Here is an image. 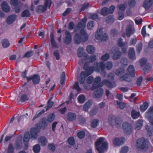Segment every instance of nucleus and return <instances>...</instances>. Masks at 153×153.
<instances>
[{"label":"nucleus","mask_w":153,"mask_h":153,"mask_svg":"<svg viewBox=\"0 0 153 153\" xmlns=\"http://www.w3.org/2000/svg\"><path fill=\"white\" fill-rule=\"evenodd\" d=\"M106 67L107 70H111L113 67V64L112 62L109 61L107 62L106 63Z\"/></svg>","instance_id":"69168bd1"},{"label":"nucleus","mask_w":153,"mask_h":153,"mask_svg":"<svg viewBox=\"0 0 153 153\" xmlns=\"http://www.w3.org/2000/svg\"><path fill=\"white\" fill-rule=\"evenodd\" d=\"M103 29L100 28L97 31L95 35V37L97 39L105 41L108 39V36L107 34L105 33L103 35Z\"/></svg>","instance_id":"6e6552de"},{"label":"nucleus","mask_w":153,"mask_h":153,"mask_svg":"<svg viewBox=\"0 0 153 153\" xmlns=\"http://www.w3.org/2000/svg\"><path fill=\"white\" fill-rule=\"evenodd\" d=\"M51 99H49L48 102V105L47 106L46 110H48L51 108L54 104V102L51 101Z\"/></svg>","instance_id":"052dcab7"},{"label":"nucleus","mask_w":153,"mask_h":153,"mask_svg":"<svg viewBox=\"0 0 153 153\" xmlns=\"http://www.w3.org/2000/svg\"><path fill=\"white\" fill-rule=\"evenodd\" d=\"M30 138V136L29 133L28 132H25L24 134L23 138V143L25 149H27Z\"/></svg>","instance_id":"2eb2a0df"},{"label":"nucleus","mask_w":153,"mask_h":153,"mask_svg":"<svg viewBox=\"0 0 153 153\" xmlns=\"http://www.w3.org/2000/svg\"><path fill=\"white\" fill-rule=\"evenodd\" d=\"M55 117V115L53 113H51L48 115L46 120L48 122L51 123L54 120Z\"/></svg>","instance_id":"79ce46f5"},{"label":"nucleus","mask_w":153,"mask_h":153,"mask_svg":"<svg viewBox=\"0 0 153 153\" xmlns=\"http://www.w3.org/2000/svg\"><path fill=\"white\" fill-rule=\"evenodd\" d=\"M1 43L3 47L5 48L9 47L10 44L8 40L7 39H3Z\"/></svg>","instance_id":"a19ab883"},{"label":"nucleus","mask_w":153,"mask_h":153,"mask_svg":"<svg viewBox=\"0 0 153 153\" xmlns=\"http://www.w3.org/2000/svg\"><path fill=\"white\" fill-rule=\"evenodd\" d=\"M96 66L94 67V71L99 72L100 71H102L101 74L103 76L105 77L106 74V72L105 69V65L103 62H101L99 64L98 62L95 63Z\"/></svg>","instance_id":"423d86ee"},{"label":"nucleus","mask_w":153,"mask_h":153,"mask_svg":"<svg viewBox=\"0 0 153 153\" xmlns=\"http://www.w3.org/2000/svg\"><path fill=\"white\" fill-rule=\"evenodd\" d=\"M14 148L13 144L10 143L8 145L7 149V153H13Z\"/></svg>","instance_id":"6e6d98bb"},{"label":"nucleus","mask_w":153,"mask_h":153,"mask_svg":"<svg viewBox=\"0 0 153 153\" xmlns=\"http://www.w3.org/2000/svg\"><path fill=\"white\" fill-rule=\"evenodd\" d=\"M52 1L51 0H45L44 5H39L36 9V11L38 13L44 12L47 10V8H50L51 6Z\"/></svg>","instance_id":"39448f33"},{"label":"nucleus","mask_w":153,"mask_h":153,"mask_svg":"<svg viewBox=\"0 0 153 153\" xmlns=\"http://www.w3.org/2000/svg\"><path fill=\"white\" fill-rule=\"evenodd\" d=\"M146 115L150 123L153 125V106H152L146 113Z\"/></svg>","instance_id":"ddd939ff"},{"label":"nucleus","mask_w":153,"mask_h":153,"mask_svg":"<svg viewBox=\"0 0 153 153\" xmlns=\"http://www.w3.org/2000/svg\"><path fill=\"white\" fill-rule=\"evenodd\" d=\"M145 128L147 131V134L149 135V136H151L153 131L152 128L148 125H146L145 126Z\"/></svg>","instance_id":"de8ad7c7"},{"label":"nucleus","mask_w":153,"mask_h":153,"mask_svg":"<svg viewBox=\"0 0 153 153\" xmlns=\"http://www.w3.org/2000/svg\"><path fill=\"white\" fill-rule=\"evenodd\" d=\"M134 33V31L132 30V27L131 25H128L126 28V33L128 37H129L131 34Z\"/></svg>","instance_id":"b1692460"},{"label":"nucleus","mask_w":153,"mask_h":153,"mask_svg":"<svg viewBox=\"0 0 153 153\" xmlns=\"http://www.w3.org/2000/svg\"><path fill=\"white\" fill-rule=\"evenodd\" d=\"M88 38V36L85 30L81 29L79 32V33H76L74 38V41L76 44H79L82 42H85Z\"/></svg>","instance_id":"7ed1b4c3"},{"label":"nucleus","mask_w":153,"mask_h":153,"mask_svg":"<svg viewBox=\"0 0 153 153\" xmlns=\"http://www.w3.org/2000/svg\"><path fill=\"white\" fill-rule=\"evenodd\" d=\"M98 109L97 108H93L90 112V114L91 116H93L96 115L98 111Z\"/></svg>","instance_id":"338daca9"},{"label":"nucleus","mask_w":153,"mask_h":153,"mask_svg":"<svg viewBox=\"0 0 153 153\" xmlns=\"http://www.w3.org/2000/svg\"><path fill=\"white\" fill-rule=\"evenodd\" d=\"M153 4V0H145L143 4V7L146 10L149 9Z\"/></svg>","instance_id":"412c9836"},{"label":"nucleus","mask_w":153,"mask_h":153,"mask_svg":"<svg viewBox=\"0 0 153 153\" xmlns=\"http://www.w3.org/2000/svg\"><path fill=\"white\" fill-rule=\"evenodd\" d=\"M125 72V69L123 68L120 67L116 70L115 72V74L118 76H120L123 74Z\"/></svg>","instance_id":"f704fd0d"},{"label":"nucleus","mask_w":153,"mask_h":153,"mask_svg":"<svg viewBox=\"0 0 153 153\" xmlns=\"http://www.w3.org/2000/svg\"><path fill=\"white\" fill-rule=\"evenodd\" d=\"M48 148L49 150L52 152H54L55 150L56 147L53 143L49 144L48 146Z\"/></svg>","instance_id":"0e129e2a"},{"label":"nucleus","mask_w":153,"mask_h":153,"mask_svg":"<svg viewBox=\"0 0 153 153\" xmlns=\"http://www.w3.org/2000/svg\"><path fill=\"white\" fill-rule=\"evenodd\" d=\"M123 129L126 134H130L132 133L133 128L131 125L128 122H125L122 125Z\"/></svg>","instance_id":"9d476101"},{"label":"nucleus","mask_w":153,"mask_h":153,"mask_svg":"<svg viewBox=\"0 0 153 153\" xmlns=\"http://www.w3.org/2000/svg\"><path fill=\"white\" fill-rule=\"evenodd\" d=\"M143 121L142 120L139 119L138 120L135 124L136 130H139L143 126Z\"/></svg>","instance_id":"c756f323"},{"label":"nucleus","mask_w":153,"mask_h":153,"mask_svg":"<svg viewBox=\"0 0 153 153\" xmlns=\"http://www.w3.org/2000/svg\"><path fill=\"white\" fill-rule=\"evenodd\" d=\"M120 79L122 81H126L128 82H130L131 81V79L129 77L128 75L127 74L120 76Z\"/></svg>","instance_id":"4c0bfd02"},{"label":"nucleus","mask_w":153,"mask_h":153,"mask_svg":"<svg viewBox=\"0 0 153 153\" xmlns=\"http://www.w3.org/2000/svg\"><path fill=\"white\" fill-rule=\"evenodd\" d=\"M128 56L129 58L132 60L135 59V52L133 48H130L128 52Z\"/></svg>","instance_id":"393cba45"},{"label":"nucleus","mask_w":153,"mask_h":153,"mask_svg":"<svg viewBox=\"0 0 153 153\" xmlns=\"http://www.w3.org/2000/svg\"><path fill=\"white\" fill-rule=\"evenodd\" d=\"M104 138H100L95 143V146L99 153H104L105 150L107 149L108 144L106 142H103Z\"/></svg>","instance_id":"20e7f679"},{"label":"nucleus","mask_w":153,"mask_h":153,"mask_svg":"<svg viewBox=\"0 0 153 153\" xmlns=\"http://www.w3.org/2000/svg\"><path fill=\"white\" fill-rule=\"evenodd\" d=\"M66 117L69 121H73L76 119V115L75 113L69 112L67 114Z\"/></svg>","instance_id":"6ab92c4d"},{"label":"nucleus","mask_w":153,"mask_h":153,"mask_svg":"<svg viewBox=\"0 0 153 153\" xmlns=\"http://www.w3.org/2000/svg\"><path fill=\"white\" fill-rule=\"evenodd\" d=\"M125 140V138L123 137L120 138L116 137L113 140V143L115 146H120L124 143Z\"/></svg>","instance_id":"4468645a"},{"label":"nucleus","mask_w":153,"mask_h":153,"mask_svg":"<svg viewBox=\"0 0 153 153\" xmlns=\"http://www.w3.org/2000/svg\"><path fill=\"white\" fill-rule=\"evenodd\" d=\"M99 121L97 119H94L92 120L91 122V125L92 128L97 127L99 125Z\"/></svg>","instance_id":"58836bf2"},{"label":"nucleus","mask_w":153,"mask_h":153,"mask_svg":"<svg viewBox=\"0 0 153 153\" xmlns=\"http://www.w3.org/2000/svg\"><path fill=\"white\" fill-rule=\"evenodd\" d=\"M64 43L65 45L69 44L72 41V36L70 32L68 30H66L65 36L63 38Z\"/></svg>","instance_id":"9b49d317"},{"label":"nucleus","mask_w":153,"mask_h":153,"mask_svg":"<svg viewBox=\"0 0 153 153\" xmlns=\"http://www.w3.org/2000/svg\"><path fill=\"white\" fill-rule=\"evenodd\" d=\"M31 14L30 11L28 10L25 9L23 10L21 14V17H29L30 16Z\"/></svg>","instance_id":"ea45409f"},{"label":"nucleus","mask_w":153,"mask_h":153,"mask_svg":"<svg viewBox=\"0 0 153 153\" xmlns=\"http://www.w3.org/2000/svg\"><path fill=\"white\" fill-rule=\"evenodd\" d=\"M117 44L120 47H123L125 45V43L123 42V39L121 38H120L118 39Z\"/></svg>","instance_id":"e2e57ef3"},{"label":"nucleus","mask_w":153,"mask_h":153,"mask_svg":"<svg viewBox=\"0 0 153 153\" xmlns=\"http://www.w3.org/2000/svg\"><path fill=\"white\" fill-rule=\"evenodd\" d=\"M131 117L134 119H136L138 118L140 115L139 112H137L135 110H133L131 113Z\"/></svg>","instance_id":"cd10ccee"},{"label":"nucleus","mask_w":153,"mask_h":153,"mask_svg":"<svg viewBox=\"0 0 153 153\" xmlns=\"http://www.w3.org/2000/svg\"><path fill=\"white\" fill-rule=\"evenodd\" d=\"M39 131V129L37 126L36 128H32L30 130L31 138L34 139H36L38 135V133Z\"/></svg>","instance_id":"dca6fc26"},{"label":"nucleus","mask_w":153,"mask_h":153,"mask_svg":"<svg viewBox=\"0 0 153 153\" xmlns=\"http://www.w3.org/2000/svg\"><path fill=\"white\" fill-rule=\"evenodd\" d=\"M95 48L93 45H88L86 48L87 52L91 54H93L95 51Z\"/></svg>","instance_id":"72a5a7b5"},{"label":"nucleus","mask_w":153,"mask_h":153,"mask_svg":"<svg viewBox=\"0 0 153 153\" xmlns=\"http://www.w3.org/2000/svg\"><path fill=\"white\" fill-rule=\"evenodd\" d=\"M88 63V62H86L84 65L83 68L85 71V72L83 71L80 73V79L79 80V82L81 84H84L86 78L94 72L93 66L89 67Z\"/></svg>","instance_id":"f03ea898"},{"label":"nucleus","mask_w":153,"mask_h":153,"mask_svg":"<svg viewBox=\"0 0 153 153\" xmlns=\"http://www.w3.org/2000/svg\"><path fill=\"white\" fill-rule=\"evenodd\" d=\"M20 100L21 102H24L28 100V97L26 94H24L21 96Z\"/></svg>","instance_id":"8fccbe9b"},{"label":"nucleus","mask_w":153,"mask_h":153,"mask_svg":"<svg viewBox=\"0 0 153 153\" xmlns=\"http://www.w3.org/2000/svg\"><path fill=\"white\" fill-rule=\"evenodd\" d=\"M117 105H118L119 108L121 109H123L126 106L125 104L122 102H119L118 101H117Z\"/></svg>","instance_id":"680f3d73"},{"label":"nucleus","mask_w":153,"mask_h":153,"mask_svg":"<svg viewBox=\"0 0 153 153\" xmlns=\"http://www.w3.org/2000/svg\"><path fill=\"white\" fill-rule=\"evenodd\" d=\"M148 142L143 137L138 139L136 141V143L138 148L140 149L146 150L148 148Z\"/></svg>","instance_id":"0eeeda50"},{"label":"nucleus","mask_w":153,"mask_h":153,"mask_svg":"<svg viewBox=\"0 0 153 153\" xmlns=\"http://www.w3.org/2000/svg\"><path fill=\"white\" fill-rule=\"evenodd\" d=\"M127 71L131 76L134 77L135 76V70L134 67L133 65H129Z\"/></svg>","instance_id":"5701e85b"},{"label":"nucleus","mask_w":153,"mask_h":153,"mask_svg":"<svg viewBox=\"0 0 153 153\" xmlns=\"http://www.w3.org/2000/svg\"><path fill=\"white\" fill-rule=\"evenodd\" d=\"M147 62V59L145 58H143L140 60V66L142 67H143L146 64Z\"/></svg>","instance_id":"4d7b16f0"},{"label":"nucleus","mask_w":153,"mask_h":153,"mask_svg":"<svg viewBox=\"0 0 153 153\" xmlns=\"http://www.w3.org/2000/svg\"><path fill=\"white\" fill-rule=\"evenodd\" d=\"M101 81V77L99 76H97L92 84L91 90L92 91L98 88L102 87L104 85L109 88H113L116 85V84L115 82H111L106 79H104L102 82H100Z\"/></svg>","instance_id":"f257e3e1"},{"label":"nucleus","mask_w":153,"mask_h":153,"mask_svg":"<svg viewBox=\"0 0 153 153\" xmlns=\"http://www.w3.org/2000/svg\"><path fill=\"white\" fill-rule=\"evenodd\" d=\"M73 88L76 90L79 93H80L81 92V88L79 87V82L77 81L74 84Z\"/></svg>","instance_id":"49530a36"},{"label":"nucleus","mask_w":153,"mask_h":153,"mask_svg":"<svg viewBox=\"0 0 153 153\" xmlns=\"http://www.w3.org/2000/svg\"><path fill=\"white\" fill-rule=\"evenodd\" d=\"M68 143L71 145H74L75 143V139L73 137H70L68 138L67 140Z\"/></svg>","instance_id":"a18cd8bd"},{"label":"nucleus","mask_w":153,"mask_h":153,"mask_svg":"<svg viewBox=\"0 0 153 153\" xmlns=\"http://www.w3.org/2000/svg\"><path fill=\"white\" fill-rule=\"evenodd\" d=\"M84 49L83 48L79 47L78 50L77 54L79 57H82L83 56Z\"/></svg>","instance_id":"5fc2aeb1"},{"label":"nucleus","mask_w":153,"mask_h":153,"mask_svg":"<svg viewBox=\"0 0 153 153\" xmlns=\"http://www.w3.org/2000/svg\"><path fill=\"white\" fill-rule=\"evenodd\" d=\"M114 19L113 16H109L106 18V20L107 23H112L114 22Z\"/></svg>","instance_id":"603ef678"},{"label":"nucleus","mask_w":153,"mask_h":153,"mask_svg":"<svg viewBox=\"0 0 153 153\" xmlns=\"http://www.w3.org/2000/svg\"><path fill=\"white\" fill-rule=\"evenodd\" d=\"M78 102L80 103H83L85 100V97L83 95H80L78 97Z\"/></svg>","instance_id":"3c124183"},{"label":"nucleus","mask_w":153,"mask_h":153,"mask_svg":"<svg viewBox=\"0 0 153 153\" xmlns=\"http://www.w3.org/2000/svg\"><path fill=\"white\" fill-rule=\"evenodd\" d=\"M27 82L32 80L34 84H36L39 82L40 77L37 74H34L32 76L27 77Z\"/></svg>","instance_id":"f8f14e48"},{"label":"nucleus","mask_w":153,"mask_h":153,"mask_svg":"<svg viewBox=\"0 0 153 153\" xmlns=\"http://www.w3.org/2000/svg\"><path fill=\"white\" fill-rule=\"evenodd\" d=\"M94 22L93 21H89L87 25V27L88 30H91L94 27Z\"/></svg>","instance_id":"864d4df0"},{"label":"nucleus","mask_w":153,"mask_h":153,"mask_svg":"<svg viewBox=\"0 0 153 153\" xmlns=\"http://www.w3.org/2000/svg\"><path fill=\"white\" fill-rule=\"evenodd\" d=\"M109 9L106 7L102 8L101 10V14L104 16H105L109 13Z\"/></svg>","instance_id":"37998d69"},{"label":"nucleus","mask_w":153,"mask_h":153,"mask_svg":"<svg viewBox=\"0 0 153 153\" xmlns=\"http://www.w3.org/2000/svg\"><path fill=\"white\" fill-rule=\"evenodd\" d=\"M149 105V104L147 102H144L143 104L140 106V111L142 112H144L147 109Z\"/></svg>","instance_id":"7c9ffc66"},{"label":"nucleus","mask_w":153,"mask_h":153,"mask_svg":"<svg viewBox=\"0 0 153 153\" xmlns=\"http://www.w3.org/2000/svg\"><path fill=\"white\" fill-rule=\"evenodd\" d=\"M33 151L35 153H38L40 151V146L39 144L35 145L33 147Z\"/></svg>","instance_id":"09e8293b"},{"label":"nucleus","mask_w":153,"mask_h":153,"mask_svg":"<svg viewBox=\"0 0 153 153\" xmlns=\"http://www.w3.org/2000/svg\"><path fill=\"white\" fill-rule=\"evenodd\" d=\"M50 39L51 45L53 48H58V45L54 39V35L53 33H50Z\"/></svg>","instance_id":"4be33fe9"},{"label":"nucleus","mask_w":153,"mask_h":153,"mask_svg":"<svg viewBox=\"0 0 153 153\" xmlns=\"http://www.w3.org/2000/svg\"><path fill=\"white\" fill-rule=\"evenodd\" d=\"M65 72H63L61 74L60 83L62 85L65 84Z\"/></svg>","instance_id":"c03bdc74"},{"label":"nucleus","mask_w":153,"mask_h":153,"mask_svg":"<svg viewBox=\"0 0 153 153\" xmlns=\"http://www.w3.org/2000/svg\"><path fill=\"white\" fill-rule=\"evenodd\" d=\"M92 104V101L89 100L86 102L83 106V109L84 111H87Z\"/></svg>","instance_id":"bb28decb"},{"label":"nucleus","mask_w":153,"mask_h":153,"mask_svg":"<svg viewBox=\"0 0 153 153\" xmlns=\"http://www.w3.org/2000/svg\"><path fill=\"white\" fill-rule=\"evenodd\" d=\"M85 132L84 131H82L79 132L77 133V136L80 139L83 138L85 136Z\"/></svg>","instance_id":"bf43d9fd"},{"label":"nucleus","mask_w":153,"mask_h":153,"mask_svg":"<svg viewBox=\"0 0 153 153\" xmlns=\"http://www.w3.org/2000/svg\"><path fill=\"white\" fill-rule=\"evenodd\" d=\"M110 57V56L108 53H106L102 56L101 57V60L103 61H106L108 60Z\"/></svg>","instance_id":"774afa93"},{"label":"nucleus","mask_w":153,"mask_h":153,"mask_svg":"<svg viewBox=\"0 0 153 153\" xmlns=\"http://www.w3.org/2000/svg\"><path fill=\"white\" fill-rule=\"evenodd\" d=\"M121 56V52L117 51L115 52L113 54V58L114 60H117L119 59Z\"/></svg>","instance_id":"473e14b6"},{"label":"nucleus","mask_w":153,"mask_h":153,"mask_svg":"<svg viewBox=\"0 0 153 153\" xmlns=\"http://www.w3.org/2000/svg\"><path fill=\"white\" fill-rule=\"evenodd\" d=\"M22 146V140L21 139L20 140L17 139L15 142V146L16 149H20L21 148Z\"/></svg>","instance_id":"2f4dec72"},{"label":"nucleus","mask_w":153,"mask_h":153,"mask_svg":"<svg viewBox=\"0 0 153 153\" xmlns=\"http://www.w3.org/2000/svg\"><path fill=\"white\" fill-rule=\"evenodd\" d=\"M92 104V101L89 100L86 102L83 106V109L84 111H87Z\"/></svg>","instance_id":"a878e982"},{"label":"nucleus","mask_w":153,"mask_h":153,"mask_svg":"<svg viewBox=\"0 0 153 153\" xmlns=\"http://www.w3.org/2000/svg\"><path fill=\"white\" fill-rule=\"evenodd\" d=\"M95 90L93 94L94 97L96 98H99L102 96L103 94V90L102 88H98Z\"/></svg>","instance_id":"f3484780"},{"label":"nucleus","mask_w":153,"mask_h":153,"mask_svg":"<svg viewBox=\"0 0 153 153\" xmlns=\"http://www.w3.org/2000/svg\"><path fill=\"white\" fill-rule=\"evenodd\" d=\"M45 111L44 109H42L40 112H39V111H38L36 113V114L35 115V116L34 117V118L33 119V120H35L36 118H37L39 116H40L42 114L44 113L45 112Z\"/></svg>","instance_id":"13d9d810"},{"label":"nucleus","mask_w":153,"mask_h":153,"mask_svg":"<svg viewBox=\"0 0 153 153\" xmlns=\"http://www.w3.org/2000/svg\"><path fill=\"white\" fill-rule=\"evenodd\" d=\"M151 68V65L150 64H147L145 65L143 68L144 74L149 73Z\"/></svg>","instance_id":"e433bc0d"},{"label":"nucleus","mask_w":153,"mask_h":153,"mask_svg":"<svg viewBox=\"0 0 153 153\" xmlns=\"http://www.w3.org/2000/svg\"><path fill=\"white\" fill-rule=\"evenodd\" d=\"M1 7L2 10L4 12L8 13L10 11V7L6 2L3 1L1 4Z\"/></svg>","instance_id":"aec40b11"},{"label":"nucleus","mask_w":153,"mask_h":153,"mask_svg":"<svg viewBox=\"0 0 153 153\" xmlns=\"http://www.w3.org/2000/svg\"><path fill=\"white\" fill-rule=\"evenodd\" d=\"M17 16L15 14H12L9 16L7 18L6 22L9 25L13 24L16 20Z\"/></svg>","instance_id":"a211bd4d"},{"label":"nucleus","mask_w":153,"mask_h":153,"mask_svg":"<svg viewBox=\"0 0 153 153\" xmlns=\"http://www.w3.org/2000/svg\"><path fill=\"white\" fill-rule=\"evenodd\" d=\"M47 120L45 118H42L41 120L40 127L42 128L45 129L46 128L47 124Z\"/></svg>","instance_id":"c9c22d12"},{"label":"nucleus","mask_w":153,"mask_h":153,"mask_svg":"<svg viewBox=\"0 0 153 153\" xmlns=\"http://www.w3.org/2000/svg\"><path fill=\"white\" fill-rule=\"evenodd\" d=\"M108 122L109 124L111 126H113L114 125V124L113 123L114 121H115L117 127L119 128L121 127V124L122 123V121L121 120H119L117 119L113 115L111 114L110 115L108 118Z\"/></svg>","instance_id":"1a4fd4ad"},{"label":"nucleus","mask_w":153,"mask_h":153,"mask_svg":"<svg viewBox=\"0 0 153 153\" xmlns=\"http://www.w3.org/2000/svg\"><path fill=\"white\" fill-rule=\"evenodd\" d=\"M38 141L42 146H45L47 142L46 138L44 136H41L38 138Z\"/></svg>","instance_id":"c85d7f7f"}]
</instances>
